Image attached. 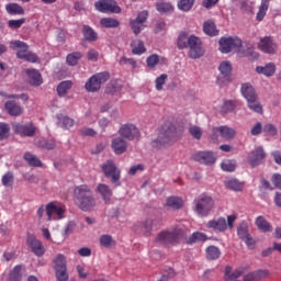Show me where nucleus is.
<instances>
[{"mask_svg": "<svg viewBox=\"0 0 281 281\" xmlns=\"http://www.w3.org/2000/svg\"><path fill=\"white\" fill-rule=\"evenodd\" d=\"M271 181L276 188L281 190V175L280 173H274L271 178Z\"/></svg>", "mask_w": 281, "mask_h": 281, "instance_id": "obj_63", "label": "nucleus"}, {"mask_svg": "<svg viewBox=\"0 0 281 281\" xmlns=\"http://www.w3.org/2000/svg\"><path fill=\"white\" fill-rule=\"evenodd\" d=\"M147 67L150 69L157 67V65H164L166 63V57H159V55L154 54L146 59Z\"/></svg>", "mask_w": 281, "mask_h": 281, "instance_id": "obj_33", "label": "nucleus"}, {"mask_svg": "<svg viewBox=\"0 0 281 281\" xmlns=\"http://www.w3.org/2000/svg\"><path fill=\"white\" fill-rule=\"evenodd\" d=\"M245 273V269L243 268H237V269H232V267L227 266L225 268V274L224 278L226 281L229 280H236L237 278H240Z\"/></svg>", "mask_w": 281, "mask_h": 281, "instance_id": "obj_26", "label": "nucleus"}, {"mask_svg": "<svg viewBox=\"0 0 281 281\" xmlns=\"http://www.w3.org/2000/svg\"><path fill=\"white\" fill-rule=\"evenodd\" d=\"M263 133L266 137H276V135H278V126L273 123H267L263 126Z\"/></svg>", "mask_w": 281, "mask_h": 281, "instance_id": "obj_46", "label": "nucleus"}, {"mask_svg": "<svg viewBox=\"0 0 281 281\" xmlns=\"http://www.w3.org/2000/svg\"><path fill=\"white\" fill-rule=\"evenodd\" d=\"M188 34L186 33H180L178 37V47L179 49H186L188 47Z\"/></svg>", "mask_w": 281, "mask_h": 281, "instance_id": "obj_60", "label": "nucleus"}, {"mask_svg": "<svg viewBox=\"0 0 281 281\" xmlns=\"http://www.w3.org/2000/svg\"><path fill=\"white\" fill-rule=\"evenodd\" d=\"M165 207H169V210H181L183 207V200L179 196H170L167 199Z\"/></svg>", "mask_w": 281, "mask_h": 281, "instance_id": "obj_30", "label": "nucleus"}, {"mask_svg": "<svg viewBox=\"0 0 281 281\" xmlns=\"http://www.w3.org/2000/svg\"><path fill=\"white\" fill-rule=\"evenodd\" d=\"M80 58H82V53L80 52H76V53H71L67 56L66 60L70 66H75L78 65V60H80Z\"/></svg>", "mask_w": 281, "mask_h": 281, "instance_id": "obj_48", "label": "nucleus"}, {"mask_svg": "<svg viewBox=\"0 0 281 281\" xmlns=\"http://www.w3.org/2000/svg\"><path fill=\"white\" fill-rule=\"evenodd\" d=\"M236 214H232L227 216V220L225 217H216L211 221H209L205 224L206 229H213V232H227V229H234V223H236Z\"/></svg>", "mask_w": 281, "mask_h": 281, "instance_id": "obj_4", "label": "nucleus"}, {"mask_svg": "<svg viewBox=\"0 0 281 281\" xmlns=\"http://www.w3.org/2000/svg\"><path fill=\"white\" fill-rule=\"evenodd\" d=\"M156 10L160 12V14H168L175 10V7H172L170 2L158 0L156 2Z\"/></svg>", "mask_w": 281, "mask_h": 281, "instance_id": "obj_32", "label": "nucleus"}, {"mask_svg": "<svg viewBox=\"0 0 281 281\" xmlns=\"http://www.w3.org/2000/svg\"><path fill=\"white\" fill-rule=\"evenodd\" d=\"M225 186L228 188V190H233L234 192H240L245 186L243 182L238 181L236 178H229L225 180Z\"/></svg>", "mask_w": 281, "mask_h": 281, "instance_id": "obj_31", "label": "nucleus"}, {"mask_svg": "<svg viewBox=\"0 0 281 281\" xmlns=\"http://www.w3.org/2000/svg\"><path fill=\"white\" fill-rule=\"evenodd\" d=\"M189 133L194 137V139H201V137H203V131H201V127L196 125H192L189 128Z\"/></svg>", "mask_w": 281, "mask_h": 281, "instance_id": "obj_58", "label": "nucleus"}, {"mask_svg": "<svg viewBox=\"0 0 281 281\" xmlns=\"http://www.w3.org/2000/svg\"><path fill=\"white\" fill-rule=\"evenodd\" d=\"M12 183H14V175H12V172H7L2 177V186H4V188H10Z\"/></svg>", "mask_w": 281, "mask_h": 281, "instance_id": "obj_56", "label": "nucleus"}, {"mask_svg": "<svg viewBox=\"0 0 281 281\" xmlns=\"http://www.w3.org/2000/svg\"><path fill=\"white\" fill-rule=\"evenodd\" d=\"M13 131L22 137H32L36 133V127L32 123L21 124L14 123Z\"/></svg>", "mask_w": 281, "mask_h": 281, "instance_id": "obj_18", "label": "nucleus"}, {"mask_svg": "<svg viewBox=\"0 0 281 281\" xmlns=\"http://www.w3.org/2000/svg\"><path fill=\"white\" fill-rule=\"evenodd\" d=\"M221 168H222V170H224V172H234V170H236V161H234V160H224L221 164Z\"/></svg>", "mask_w": 281, "mask_h": 281, "instance_id": "obj_51", "label": "nucleus"}, {"mask_svg": "<svg viewBox=\"0 0 281 281\" xmlns=\"http://www.w3.org/2000/svg\"><path fill=\"white\" fill-rule=\"evenodd\" d=\"M25 74L29 78L30 85L33 87H41L43 85V77L41 76V72L36 69H26Z\"/></svg>", "mask_w": 281, "mask_h": 281, "instance_id": "obj_21", "label": "nucleus"}, {"mask_svg": "<svg viewBox=\"0 0 281 281\" xmlns=\"http://www.w3.org/2000/svg\"><path fill=\"white\" fill-rule=\"evenodd\" d=\"M218 135L222 137V139L229 140V139H234V137H236V131H234V128L227 127V126L214 127L212 130L211 139H213V142H216L218 139Z\"/></svg>", "mask_w": 281, "mask_h": 281, "instance_id": "obj_15", "label": "nucleus"}, {"mask_svg": "<svg viewBox=\"0 0 281 281\" xmlns=\"http://www.w3.org/2000/svg\"><path fill=\"white\" fill-rule=\"evenodd\" d=\"M100 25L105 29L120 27V21L113 18H102L100 20Z\"/></svg>", "mask_w": 281, "mask_h": 281, "instance_id": "obj_42", "label": "nucleus"}, {"mask_svg": "<svg viewBox=\"0 0 281 281\" xmlns=\"http://www.w3.org/2000/svg\"><path fill=\"white\" fill-rule=\"evenodd\" d=\"M220 52L222 54H229V52H240L243 41L239 37H222L218 42Z\"/></svg>", "mask_w": 281, "mask_h": 281, "instance_id": "obj_8", "label": "nucleus"}, {"mask_svg": "<svg viewBox=\"0 0 281 281\" xmlns=\"http://www.w3.org/2000/svg\"><path fill=\"white\" fill-rule=\"evenodd\" d=\"M24 159H25V161H27V164H29L30 166L41 167V160L37 159L36 156H34V155H32V154H30V153H26V154L24 155Z\"/></svg>", "mask_w": 281, "mask_h": 281, "instance_id": "obj_52", "label": "nucleus"}, {"mask_svg": "<svg viewBox=\"0 0 281 281\" xmlns=\"http://www.w3.org/2000/svg\"><path fill=\"white\" fill-rule=\"evenodd\" d=\"M234 109H236V101H225L218 111L220 113H231Z\"/></svg>", "mask_w": 281, "mask_h": 281, "instance_id": "obj_50", "label": "nucleus"}, {"mask_svg": "<svg viewBox=\"0 0 281 281\" xmlns=\"http://www.w3.org/2000/svg\"><path fill=\"white\" fill-rule=\"evenodd\" d=\"M126 140H124L122 137L112 139V148L115 155H123V153H126Z\"/></svg>", "mask_w": 281, "mask_h": 281, "instance_id": "obj_24", "label": "nucleus"}, {"mask_svg": "<svg viewBox=\"0 0 281 281\" xmlns=\"http://www.w3.org/2000/svg\"><path fill=\"white\" fill-rule=\"evenodd\" d=\"M269 10V0H261V4L259 5V10L256 15V21H263L265 16H267V12Z\"/></svg>", "mask_w": 281, "mask_h": 281, "instance_id": "obj_35", "label": "nucleus"}, {"mask_svg": "<svg viewBox=\"0 0 281 281\" xmlns=\"http://www.w3.org/2000/svg\"><path fill=\"white\" fill-rule=\"evenodd\" d=\"M207 240V235L201 232L193 233L188 239V245H194V243H205Z\"/></svg>", "mask_w": 281, "mask_h": 281, "instance_id": "obj_38", "label": "nucleus"}, {"mask_svg": "<svg viewBox=\"0 0 281 281\" xmlns=\"http://www.w3.org/2000/svg\"><path fill=\"white\" fill-rule=\"evenodd\" d=\"M65 212H67V207L60 202H49L46 205L48 221H63L65 218Z\"/></svg>", "mask_w": 281, "mask_h": 281, "instance_id": "obj_7", "label": "nucleus"}, {"mask_svg": "<svg viewBox=\"0 0 281 281\" xmlns=\"http://www.w3.org/2000/svg\"><path fill=\"white\" fill-rule=\"evenodd\" d=\"M247 102L250 111H254L255 113H262V105L260 104V102H258V99L250 100Z\"/></svg>", "mask_w": 281, "mask_h": 281, "instance_id": "obj_53", "label": "nucleus"}, {"mask_svg": "<svg viewBox=\"0 0 281 281\" xmlns=\"http://www.w3.org/2000/svg\"><path fill=\"white\" fill-rule=\"evenodd\" d=\"M241 94L247 100V102L251 100H257L258 95L256 94V89L250 83H243L241 85Z\"/></svg>", "mask_w": 281, "mask_h": 281, "instance_id": "obj_23", "label": "nucleus"}, {"mask_svg": "<svg viewBox=\"0 0 281 281\" xmlns=\"http://www.w3.org/2000/svg\"><path fill=\"white\" fill-rule=\"evenodd\" d=\"M193 161L203 164V166H214L216 164L217 156L214 151H196L192 155Z\"/></svg>", "mask_w": 281, "mask_h": 281, "instance_id": "obj_12", "label": "nucleus"}, {"mask_svg": "<svg viewBox=\"0 0 281 281\" xmlns=\"http://www.w3.org/2000/svg\"><path fill=\"white\" fill-rule=\"evenodd\" d=\"M9 135L10 125H8V123H0V142H2V139H7Z\"/></svg>", "mask_w": 281, "mask_h": 281, "instance_id": "obj_55", "label": "nucleus"}, {"mask_svg": "<svg viewBox=\"0 0 281 281\" xmlns=\"http://www.w3.org/2000/svg\"><path fill=\"white\" fill-rule=\"evenodd\" d=\"M55 271L67 269V257L65 255H57L53 260Z\"/></svg>", "mask_w": 281, "mask_h": 281, "instance_id": "obj_37", "label": "nucleus"}, {"mask_svg": "<svg viewBox=\"0 0 281 281\" xmlns=\"http://www.w3.org/2000/svg\"><path fill=\"white\" fill-rule=\"evenodd\" d=\"M257 47L263 54L273 55L278 53V43L271 36L261 37Z\"/></svg>", "mask_w": 281, "mask_h": 281, "instance_id": "obj_11", "label": "nucleus"}, {"mask_svg": "<svg viewBox=\"0 0 281 281\" xmlns=\"http://www.w3.org/2000/svg\"><path fill=\"white\" fill-rule=\"evenodd\" d=\"M82 34L86 41H90V42L98 41V33H95V31L91 29V26L89 25H83Z\"/></svg>", "mask_w": 281, "mask_h": 281, "instance_id": "obj_40", "label": "nucleus"}, {"mask_svg": "<svg viewBox=\"0 0 281 281\" xmlns=\"http://www.w3.org/2000/svg\"><path fill=\"white\" fill-rule=\"evenodd\" d=\"M4 109L9 115L19 116L23 114V108H21V105L16 104L14 101H8L4 104Z\"/></svg>", "mask_w": 281, "mask_h": 281, "instance_id": "obj_28", "label": "nucleus"}, {"mask_svg": "<svg viewBox=\"0 0 281 281\" xmlns=\"http://www.w3.org/2000/svg\"><path fill=\"white\" fill-rule=\"evenodd\" d=\"M72 83L71 81H63L58 85L57 87V93L60 98H65V95H67V91H69V89H71Z\"/></svg>", "mask_w": 281, "mask_h": 281, "instance_id": "obj_44", "label": "nucleus"}, {"mask_svg": "<svg viewBox=\"0 0 281 281\" xmlns=\"http://www.w3.org/2000/svg\"><path fill=\"white\" fill-rule=\"evenodd\" d=\"M8 14H25V10L19 3H8L5 5Z\"/></svg>", "mask_w": 281, "mask_h": 281, "instance_id": "obj_41", "label": "nucleus"}, {"mask_svg": "<svg viewBox=\"0 0 281 281\" xmlns=\"http://www.w3.org/2000/svg\"><path fill=\"white\" fill-rule=\"evenodd\" d=\"M27 245L29 247H31L35 256H43V254H45V247H43V243H41V240H38L36 236L29 235Z\"/></svg>", "mask_w": 281, "mask_h": 281, "instance_id": "obj_20", "label": "nucleus"}, {"mask_svg": "<svg viewBox=\"0 0 281 281\" xmlns=\"http://www.w3.org/2000/svg\"><path fill=\"white\" fill-rule=\"evenodd\" d=\"M22 276H23V267L15 266L13 270L10 272L8 281H21Z\"/></svg>", "mask_w": 281, "mask_h": 281, "instance_id": "obj_43", "label": "nucleus"}, {"mask_svg": "<svg viewBox=\"0 0 281 281\" xmlns=\"http://www.w3.org/2000/svg\"><path fill=\"white\" fill-rule=\"evenodd\" d=\"M256 71L266 78H271L276 74V64L268 63L266 66H257Z\"/></svg>", "mask_w": 281, "mask_h": 281, "instance_id": "obj_25", "label": "nucleus"}, {"mask_svg": "<svg viewBox=\"0 0 281 281\" xmlns=\"http://www.w3.org/2000/svg\"><path fill=\"white\" fill-rule=\"evenodd\" d=\"M220 76L217 77L218 85L229 82V76H232V63L222 61L218 66Z\"/></svg>", "mask_w": 281, "mask_h": 281, "instance_id": "obj_19", "label": "nucleus"}, {"mask_svg": "<svg viewBox=\"0 0 281 281\" xmlns=\"http://www.w3.org/2000/svg\"><path fill=\"white\" fill-rule=\"evenodd\" d=\"M119 135L124 139H128V142H133V139H137V137H139V130L135 124L126 123L120 127Z\"/></svg>", "mask_w": 281, "mask_h": 281, "instance_id": "obj_14", "label": "nucleus"}, {"mask_svg": "<svg viewBox=\"0 0 281 281\" xmlns=\"http://www.w3.org/2000/svg\"><path fill=\"white\" fill-rule=\"evenodd\" d=\"M186 237V228L177 227L169 231H164L156 237V243L159 245H177Z\"/></svg>", "mask_w": 281, "mask_h": 281, "instance_id": "obj_3", "label": "nucleus"}, {"mask_svg": "<svg viewBox=\"0 0 281 281\" xmlns=\"http://www.w3.org/2000/svg\"><path fill=\"white\" fill-rule=\"evenodd\" d=\"M102 170L105 177L112 179V183L120 186V169L115 167V164H113L112 160H108L105 164H103Z\"/></svg>", "mask_w": 281, "mask_h": 281, "instance_id": "obj_16", "label": "nucleus"}, {"mask_svg": "<svg viewBox=\"0 0 281 281\" xmlns=\"http://www.w3.org/2000/svg\"><path fill=\"white\" fill-rule=\"evenodd\" d=\"M181 137V132L177 130L175 125L170 122L165 123L158 134V137L153 140V147L158 148H166V146H170L172 142H177Z\"/></svg>", "mask_w": 281, "mask_h": 281, "instance_id": "obj_1", "label": "nucleus"}, {"mask_svg": "<svg viewBox=\"0 0 281 281\" xmlns=\"http://www.w3.org/2000/svg\"><path fill=\"white\" fill-rule=\"evenodd\" d=\"M75 203L83 212H89L95 207V199L87 186H80L75 189Z\"/></svg>", "mask_w": 281, "mask_h": 281, "instance_id": "obj_2", "label": "nucleus"}, {"mask_svg": "<svg viewBox=\"0 0 281 281\" xmlns=\"http://www.w3.org/2000/svg\"><path fill=\"white\" fill-rule=\"evenodd\" d=\"M255 225L258 229H260V232H263L265 234H267V232H273V226H271V223H269L262 215L256 218Z\"/></svg>", "mask_w": 281, "mask_h": 281, "instance_id": "obj_27", "label": "nucleus"}, {"mask_svg": "<svg viewBox=\"0 0 281 281\" xmlns=\"http://www.w3.org/2000/svg\"><path fill=\"white\" fill-rule=\"evenodd\" d=\"M190 47L189 56L190 58L196 59L201 58L203 54H205V50L203 47H201V40L194 35L189 36L188 44Z\"/></svg>", "mask_w": 281, "mask_h": 281, "instance_id": "obj_13", "label": "nucleus"}, {"mask_svg": "<svg viewBox=\"0 0 281 281\" xmlns=\"http://www.w3.org/2000/svg\"><path fill=\"white\" fill-rule=\"evenodd\" d=\"M55 276L58 281L69 280V273H67V268H64L61 270H55Z\"/></svg>", "mask_w": 281, "mask_h": 281, "instance_id": "obj_59", "label": "nucleus"}, {"mask_svg": "<svg viewBox=\"0 0 281 281\" xmlns=\"http://www.w3.org/2000/svg\"><path fill=\"white\" fill-rule=\"evenodd\" d=\"M83 122H85V124H95V122H98V114H95L89 110L85 114Z\"/></svg>", "mask_w": 281, "mask_h": 281, "instance_id": "obj_54", "label": "nucleus"}, {"mask_svg": "<svg viewBox=\"0 0 281 281\" xmlns=\"http://www.w3.org/2000/svg\"><path fill=\"white\" fill-rule=\"evenodd\" d=\"M194 5V0H179L178 1V10L181 12H190Z\"/></svg>", "mask_w": 281, "mask_h": 281, "instance_id": "obj_47", "label": "nucleus"}, {"mask_svg": "<svg viewBox=\"0 0 281 281\" xmlns=\"http://www.w3.org/2000/svg\"><path fill=\"white\" fill-rule=\"evenodd\" d=\"M99 244L101 247H104V249H113L116 241L113 239V236L104 234L99 237Z\"/></svg>", "mask_w": 281, "mask_h": 281, "instance_id": "obj_29", "label": "nucleus"}, {"mask_svg": "<svg viewBox=\"0 0 281 281\" xmlns=\"http://www.w3.org/2000/svg\"><path fill=\"white\" fill-rule=\"evenodd\" d=\"M94 8L103 14H120L122 12L115 0H99L94 3Z\"/></svg>", "mask_w": 281, "mask_h": 281, "instance_id": "obj_10", "label": "nucleus"}, {"mask_svg": "<svg viewBox=\"0 0 281 281\" xmlns=\"http://www.w3.org/2000/svg\"><path fill=\"white\" fill-rule=\"evenodd\" d=\"M244 281H259L257 272L256 271L249 272L244 277Z\"/></svg>", "mask_w": 281, "mask_h": 281, "instance_id": "obj_64", "label": "nucleus"}, {"mask_svg": "<svg viewBox=\"0 0 281 281\" xmlns=\"http://www.w3.org/2000/svg\"><path fill=\"white\" fill-rule=\"evenodd\" d=\"M23 23H25V19L10 20L8 22V25L11 30H19V27H21V25H23Z\"/></svg>", "mask_w": 281, "mask_h": 281, "instance_id": "obj_61", "label": "nucleus"}, {"mask_svg": "<svg viewBox=\"0 0 281 281\" xmlns=\"http://www.w3.org/2000/svg\"><path fill=\"white\" fill-rule=\"evenodd\" d=\"M151 229H153V220H147L142 224V232H144V234H150Z\"/></svg>", "mask_w": 281, "mask_h": 281, "instance_id": "obj_62", "label": "nucleus"}, {"mask_svg": "<svg viewBox=\"0 0 281 281\" xmlns=\"http://www.w3.org/2000/svg\"><path fill=\"white\" fill-rule=\"evenodd\" d=\"M221 257V250L216 246H210L206 248V258L209 260H217Z\"/></svg>", "mask_w": 281, "mask_h": 281, "instance_id": "obj_45", "label": "nucleus"}, {"mask_svg": "<svg viewBox=\"0 0 281 281\" xmlns=\"http://www.w3.org/2000/svg\"><path fill=\"white\" fill-rule=\"evenodd\" d=\"M98 192L101 194L105 203H109L111 201V196L113 195V192L106 184H99L98 186Z\"/></svg>", "mask_w": 281, "mask_h": 281, "instance_id": "obj_39", "label": "nucleus"}, {"mask_svg": "<svg viewBox=\"0 0 281 281\" xmlns=\"http://www.w3.org/2000/svg\"><path fill=\"white\" fill-rule=\"evenodd\" d=\"M131 47L132 53L136 54L137 56H142V54H145L146 52V46H144V42H142L140 40H134L131 43Z\"/></svg>", "mask_w": 281, "mask_h": 281, "instance_id": "obj_36", "label": "nucleus"}, {"mask_svg": "<svg viewBox=\"0 0 281 281\" xmlns=\"http://www.w3.org/2000/svg\"><path fill=\"white\" fill-rule=\"evenodd\" d=\"M146 21H148V11H142L138 13L135 20H132L130 22L131 29L133 30L134 34H139L142 30L146 27V25L144 24L146 23Z\"/></svg>", "mask_w": 281, "mask_h": 281, "instance_id": "obj_17", "label": "nucleus"}, {"mask_svg": "<svg viewBox=\"0 0 281 281\" xmlns=\"http://www.w3.org/2000/svg\"><path fill=\"white\" fill-rule=\"evenodd\" d=\"M111 78V75L106 71L99 72L90 77L88 82L86 83V90L90 93H95V91H100V88L104 82H106Z\"/></svg>", "mask_w": 281, "mask_h": 281, "instance_id": "obj_9", "label": "nucleus"}, {"mask_svg": "<svg viewBox=\"0 0 281 281\" xmlns=\"http://www.w3.org/2000/svg\"><path fill=\"white\" fill-rule=\"evenodd\" d=\"M262 159H265V150L262 147H258L256 150L251 151L248 157L250 166H259V164H262Z\"/></svg>", "mask_w": 281, "mask_h": 281, "instance_id": "obj_22", "label": "nucleus"}, {"mask_svg": "<svg viewBox=\"0 0 281 281\" xmlns=\"http://www.w3.org/2000/svg\"><path fill=\"white\" fill-rule=\"evenodd\" d=\"M11 49H14L16 52L18 58H21L22 60H26L27 63H37L38 57L36 54L30 52V47L27 44L21 41H13L10 42Z\"/></svg>", "mask_w": 281, "mask_h": 281, "instance_id": "obj_5", "label": "nucleus"}, {"mask_svg": "<svg viewBox=\"0 0 281 281\" xmlns=\"http://www.w3.org/2000/svg\"><path fill=\"white\" fill-rule=\"evenodd\" d=\"M168 80V75L162 74L159 77L156 78V89L157 91H161L164 89V85H166V81Z\"/></svg>", "mask_w": 281, "mask_h": 281, "instance_id": "obj_57", "label": "nucleus"}, {"mask_svg": "<svg viewBox=\"0 0 281 281\" xmlns=\"http://www.w3.org/2000/svg\"><path fill=\"white\" fill-rule=\"evenodd\" d=\"M203 32L207 36H218V31L216 30V24L211 20H207L204 22Z\"/></svg>", "mask_w": 281, "mask_h": 281, "instance_id": "obj_34", "label": "nucleus"}, {"mask_svg": "<svg viewBox=\"0 0 281 281\" xmlns=\"http://www.w3.org/2000/svg\"><path fill=\"white\" fill-rule=\"evenodd\" d=\"M57 120L61 128H71L74 126V119H69L68 116H58Z\"/></svg>", "mask_w": 281, "mask_h": 281, "instance_id": "obj_49", "label": "nucleus"}, {"mask_svg": "<svg viewBox=\"0 0 281 281\" xmlns=\"http://www.w3.org/2000/svg\"><path fill=\"white\" fill-rule=\"evenodd\" d=\"M214 210V199L207 194H202L195 199V209L194 212L198 216H210V212Z\"/></svg>", "mask_w": 281, "mask_h": 281, "instance_id": "obj_6", "label": "nucleus"}]
</instances>
